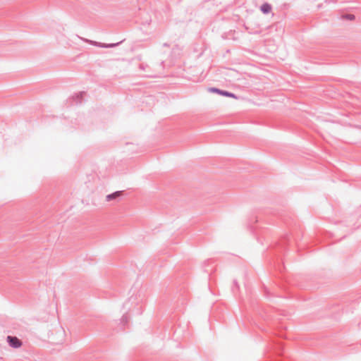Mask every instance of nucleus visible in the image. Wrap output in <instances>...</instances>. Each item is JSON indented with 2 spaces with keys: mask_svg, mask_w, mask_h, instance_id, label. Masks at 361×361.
<instances>
[{
  "mask_svg": "<svg viewBox=\"0 0 361 361\" xmlns=\"http://www.w3.org/2000/svg\"><path fill=\"white\" fill-rule=\"evenodd\" d=\"M6 341L8 345L13 348H18L23 345V342L16 336H8Z\"/></svg>",
  "mask_w": 361,
  "mask_h": 361,
  "instance_id": "f257e3e1",
  "label": "nucleus"
},
{
  "mask_svg": "<svg viewBox=\"0 0 361 361\" xmlns=\"http://www.w3.org/2000/svg\"><path fill=\"white\" fill-rule=\"evenodd\" d=\"M83 40L85 42H87L90 43L92 45H94V46H97V47H102V48H112V47H115L118 46V44H120L122 42H117V43L104 44V43L97 42L92 41V40H89V39H83Z\"/></svg>",
  "mask_w": 361,
  "mask_h": 361,
  "instance_id": "f03ea898",
  "label": "nucleus"
},
{
  "mask_svg": "<svg viewBox=\"0 0 361 361\" xmlns=\"http://www.w3.org/2000/svg\"><path fill=\"white\" fill-rule=\"evenodd\" d=\"M209 90L211 92L218 93V94H219L221 95H223V96H226V97H233V98H236V96L233 93L228 92V91H226V90H222L218 89L216 87H211V88H209Z\"/></svg>",
  "mask_w": 361,
  "mask_h": 361,
  "instance_id": "7ed1b4c3",
  "label": "nucleus"
},
{
  "mask_svg": "<svg viewBox=\"0 0 361 361\" xmlns=\"http://www.w3.org/2000/svg\"><path fill=\"white\" fill-rule=\"evenodd\" d=\"M123 193V191H121V190L116 191L111 194L107 195L106 196V200L107 202H110L112 200H118V199H120L122 197Z\"/></svg>",
  "mask_w": 361,
  "mask_h": 361,
  "instance_id": "20e7f679",
  "label": "nucleus"
},
{
  "mask_svg": "<svg viewBox=\"0 0 361 361\" xmlns=\"http://www.w3.org/2000/svg\"><path fill=\"white\" fill-rule=\"evenodd\" d=\"M261 11L264 14H268L271 11V6L269 3H264L261 6Z\"/></svg>",
  "mask_w": 361,
  "mask_h": 361,
  "instance_id": "39448f33",
  "label": "nucleus"
},
{
  "mask_svg": "<svg viewBox=\"0 0 361 361\" xmlns=\"http://www.w3.org/2000/svg\"><path fill=\"white\" fill-rule=\"evenodd\" d=\"M84 94V92H80L73 97V99L75 101L76 104L82 103V97Z\"/></svg>",
  "mask_w": 361,
  "mask_h": 361,
  "instance_id": "423d86ee",
  "label": "nucleus"
},
{
  "mask_svg": "<svg viewBox=\"0 0 361 361\" xmlns=\"http://www.w3.org/2000/svg\"><path fill=\"white\" fill-rule=\"evenodd\" d=\"M139 69L140 71H146L149 69V66L147 63H142L139 66Z\"/></svg>",
  "mask_w": 361,
  "mask_h": 361,
  "instance_id": "0eeeda50",
  "label": "nucleus"
},
{
  "mask_svg": "<svg viewBox=\"0 0 361 361\" xmlns=\"http://www.w3.org/2000/svg\"><path fill=\"white\" fill-rule=\"evenodd\" d=\"M239 289V285L236 280L233 281V286L232 287V291L235 293Z\"/></svg>",
  "mask_w": 361,
  "mask_h": 361,
  "instance_id": "6e6552de",
  "label": "nucleus"
},
{
  "mask_svg": "<svg viewBox=\"0 0 361 361\" xmlns=\"http://www.w3.org/2000/svg\"><path fill=\"white\" fill-rule=\"evenodd\" d=\"M342 17L344 19H347V20H353L355 18L353 14H345Z\"/></svg>",
  "mask_w": 361,
  "mask_h": 361,
  "instance_id": "1a4fd4ad",
  "label": "nucleus"
},
{
  "mask_svg": "<svg viewBox=\"0 0 361 361\" xmlns=\"http://www.w3.org/2000/svg\"><path fill=\"white\" fill-rule=\"evenodd\" d=\"M128 320V317L127 314H123L121 317V323L123 324H127Z\"/></svg>",
  "mask_w": 361,
  "mask_h": 361,
  "instance_id": "9d476101",
  "label": "nucleus"
},
{
  "mask_svg": "<svg viewBox=\"0 0 361 361\" xmlns=\"http://www.w3.org/2000/svg\"><path fill=\"white\" fill-rule=\"evenodd\" d=\"M142 76H143V77H147V78H152V77H154V75L153 74L149 73L142 74Z\"/></svg>",
  "mask_w": 361,
  "mask_h": 361,
  "instance_id": "9b49d317",
  "label": "nucleus"
}]
</instances>
